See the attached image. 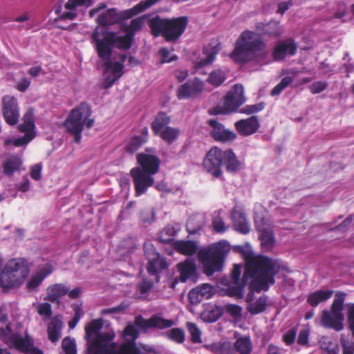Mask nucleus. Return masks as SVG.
<instances>
[{"instance_id":"59","label":"nucleus","mask_w":354,"mask_h":354,"mask_svg":"<svg viewBox=\"0 0 354 354\" xmlns=\"http://www.w3.org/2000/svg\"><path fill=\"white\" fill-rule=\"evenodd\" d=\"M336 343L333 342L330 338L327 337H323L319 341V344L321 348L323 350L324 353H326L330 347H331L332 344H335Z\"/></svg>"},{"instance_id":"58","label":"nucleus","mask_w":354,"mask_h":354,"mask_svg":"<svg viewBox=\"0 0 354 354\" xmlns=\"http://www.w3.org/2000/svg\"><path fill=\"white\" fill-rule=\"evenodd\" d=\"M159 54L161 56L162 63L171 62L177 58L176 55L170 57V52L166 48H161L159 50Z\"/></svg>"},{"instance_id":"16","label":"nucleus","mask_w":354,"mask_h":354,"mask_svg":"<svg viewBox=\"0 0 354 354\" xmlns=\"http://www.w3.org/2000/svg\"><path fill=\"white\" fill-rule=\"evenodd\" d=\"M177 269L180 272L178 277H176L171 283L170 287L175 288L176 284L180 280L181 282L185 283L188 279H194L196 274V266L195 261L192 259H187L185 261L180 262L177 264Z\"/></svg>"},{"instance_id":"30","label":"nucleus","mask_w":354,"mask_h":354,"mask_svg":"<svg viewBox=\"0 0 354 354\" xmlns=\"http://www.w3.org/2000/svg\"><path fill=\"white\" fill-rule=\"evenodd\" d=\"M174 247L178 252L188 256L194 254L198 250L196 242L193 241H177Z\"/></svg>"},{"instance_id":"39","label":"nucleus","mask_w":354,"mask_h":354,"mask_svg":"<svg viewBox=\"0 0 354 354\" xmlns=\"http://www.w3.org/2000/svg\"><path fill=\"white\" fill-rule=\"evenodd\" d=\"M221 210L215 211L212 219L213 230L217 233H223L226 231V227L223 218L221 216Z\"/></svg>"},{"instance_id":"18","label":"nucleus","mask_w":354,"mask_h":354,"mask_svg":"<svg viewBox=\"0 0 354 354\" xmlns=\"http://www.w3.org/2000/svg\"><path fill=\"white\" fill-rule=\"evenodd\" d=\"M297 45L292 38L279 41L274 48L272 57L275 61H282L286 56L296 54Z\"/></svg>"},{"instance_id":"17","label":"nucleus","mask_w":354,"mask_h":354,"mask_svg":"<svg viewBox=\"0 0 354 354\" xmlns=\"http://www.w3.org/2000/svg\"><path fill=\"white\" fill-rule=\"evenodd\" d=\"M135 324L143 330H147L149 328L165 329L174 326V322L171 319H164L159 315H153L149 319H145L140 315L136 318Z\"/></svg>"},{"instance_id":"1","label":"nucleus","mask_w":354,"mask_h":354,"mask_svg":"<svg viewBox=\"0 0 354 354\" xmlns=\"http://www.w3.org/2000/svg\"><path fill=\"white\" fill-rule=\"evenodd\" d=\"M91 39V43L95 49L98 57L103 62V87L109 88L123 75L124 63L127 57V55L122 54L120 55V60L115 61L113 57V49H129L132 45L131 38L129 36H119L115 32L96 26Z\"/></svg>"},{"instance_id":"5","label":"nucleus","mask_w":354,"mask_h":354,"mask_svg":"<svg viewBox=\"0 0 354 354\" xmlns=\"http://www.w3.org/2000/svg\"><path fill=\"white\" fill-rule=\"evenodd\" d=\"M137 160L140 167H134L130 171L136 190V196L144 194L154 183L153 175L159 169V158L150 153H138Z\"/></svg>"},{"instance_id":"7","label":"nucleus","mask_w":354,"mask_h":354,"mask_svg":"<svg viewBox=\"0 0 354 354\" xmlns=\"http://www.w3.org/2000/svg\"><path fill=\"white\" fill-rule=\"evenodd\" d=\"M230 249V243L223 240L198 252V259L203 263L207 276H212L222 270L225 257Z\"/></svg>"},{"instance_id":"45","label":"nucleus","mask_w":354,"mask_h":354,"mask_svg":"<svg viewBox=\"0 0 354 354\" xmlns=\"http://www.w3.org/2000/svg\"><path fill=\"white\" fill-rule=\"evenodd\" d=\"M187 328L191 335V340L194 343H198L201 342V333L197 325L192 322H187Z\"/></svg>"},{"instance_id":"57","label":"nucleus","mask_w":354,"mask_h":354,"mask_svg":"<svg viewBox=\"0 0 354 354\" xmlns=\"http://www.w3.org/2000/svg\"><path fill=\"white\" fill-rule=\"evenodd\" d=\"M24 123L28 124L30 127H35L33 116V111L32 109H28L22 118Z\"/></svg>"},{"instance_id":"49","label":"nucleus","mask_w":354,"mask_h":354,"mask_svg":"<svg viewBox=\"0 0 354 354\" xmlns=\"http://www.w3.org/2000/svg\"><path fill=\"white\" fill-rule=\"evenodd\" d=\"M37 311L45 319H49L52 315L51 305L48 303L39 304L37 306Z\"/></svg>"},{"instance_id":"22","label":"nucleus","mask_w":354,"mask_h":354,"mask_svg":"<svg viewBox=\"0 0 354 354\" xmlns=\"http://www.w3.org/2000/svg\"><path fill=\"white\" fill-rule=\"evenodd\" d=\"M259 126L258 118L255 115H252L245 120H240L235 123V127L237 131L241 135L245 136L257 132Z\"/></svg>"},{"instance_id":"37","label":"nucleus","mask_w":354,"mask_h":354,"mask_svg":"<svg viewBox=\"0 0 354 354\" xmlns=\"http://www.w3.org/2000/svg\"><path fill=\"white\" fill-rule=\"evenodd\" d=\"M267 301V297L261 296L249 304L248 310L252 315L261 313L266 309Z\"/></svg>"},{"instance_id":"40","label":"nucleus","mask_w":354,"mask_h":354,"mask_svg":"<svg viewBox=\"0 0 354 354\" xmlns=\"http://www.w3.org/2000/svg\"><path fill=\"white\" fill-rule=\"evenodd\" d=\"M179 130L176 128L167 127L160 131L161 138L168 143H172L178 136Z\"/></svg>"},{"instance_id":"9","label":"nucleus","mask_w":354,"mask_h":354,"mask_svg":"<svg viewBox=\"0 0 354 354\" xmlns=\"http://www.w3.org/2000/svg\"><path fill=\"white\" fill-rule=\"evenodd\" d=\"M28 273V268L23 261L12 259L0 273V286L3 288L18 286Z\"/></svg>"},{"instance_id":"42","label":"nucleus","mask_w":354,"mask_h":354,"mask_svg":"<svg viewBox=\"0 0 354 354\" xmlns=\"http://www.w3.org/2000/svg\"><path fill=\"white\" fill-rule=\"evenodd\" d=\"M167 337L171 340L182 344L185 341V332L182 328H174L165 333Z\"/></svg>"},{"instance_id":"27","label":"nucleus","mask_w":354,"mask_h":354,"mask_svg":"<svg viewBox=\"0 0 354 354\" xmlns=\"http://www.w3.org/2000/svg\"><path fill=\"white\" fill-rule=\"evenodd\" d=\"M232 219L234 229L241 233L246 234L250 232V226L245 215L241 212H234Z\"/></svg>"},{"instance_id":"20","label":"nucleus","mask_w":354,"mask_h":354,"mask_svg":"<svg viewBox=\"0 0 354 354\" xmlns=\"http://www.w3.org/2000/svg\"><path fill=\"white\" fill-rule=\"evenodd\" d=\"M207 124L212 128L211 134L212 137L218 141H232L236 138L235 133L225 129V127L216 119H209Z\"/></svg>"},{"instance_id":"11","label":"nucleus","mask_w":354,"mask_h":354,"mask_svg":"<svg viewBox=\"0 0 354 354\" xmlns=\"http://www.w3.org/2000/svg\"><path fill=\"white\" fill-rule=\"evenodd\" d=\"M245 101L244 88L241 84H235L227 93L222 105L209 110L210 115L232 113Z\"/></svg>"},{"instance_id":"12","label":"nucleus","mask_w":354,"mask_h":354,"mask_svg":"<svg viewBox=\"0 0 354 354\" xmlns=\"http://www.w3.org/2000/svg\"><path fill=\"white\" fill-rule=\"evenodd\" d=\"M145 255L148 261L147 272L156 277V281H159V273L167 268L165 259L156 250L154 246L150 243L144 244Z\"/></svg>"},{"instance_id":"35","label":"nucleus","mask_w":354,"mask_h":354,"mask_svg":"<svg viewBox=\"0 0 354 354\" xmlns=\"http://www.w3.org/2000/svg\"><path fill=\"white\" fill-rule=\"evenodd\" d=\"M234 346L239 354H250L252 351V343L249 337L237 339Z\"/></svg>"},{"instance_id":"32","label":"nucleus","mask_w":354,"mask_h":354,"mask_svg":"<svg viewBox=\"0 0 354 354\" xmlns=\"http://www.w3.org/2000/svg\"><path fill=\"white\" fill-rule=\"evenodd\" d=\"M333 292H334L333 290H317L308 296L307 301L312 306L315 307L319 303L325 301L330 299L332 297Z\"/></svg>"},{"instance_id":"15","label":"nucleus","mask_w":354,"mask_h":354,"mask_svg":"<svg viewBox=\"0 0 354 354\" xmlns=\"http://www.w3.org/2000/svg\"><path fill=\"white\" fill-rule=\"evenodd\" d=\"M134 16L132 10H127L118 12L115 8L108 9L105 12L101 13L96 19L97 24L102 26L113 25L120 20L131 18Z\"/></svg>"},{"instance_id":"64","label":"nucleus","mask_w":354,"mask_h":354,"mask_svg":"<svg viewBox=\"0 0 354 354\" xmlns=\"http://www.w3.org/2000/svg\"><path fill=\"white\" fill-rule=\"evenodd\" d=\"M348 322L350 330L354 332V304L348 310Z\"/></svg>"},{"instance_id":"43","label":"nucleus","mask_w":354,"mask_h":354,"mask_svg":"<svg viewBox=\"0 0 354 354\" xmlns=\"http://www.w3.org/2000/svg\"><path fill=\"white\" fill-rule=\"evenodd\" d=\"M160 1V0H142L133 8L130 9V10H132L133 13H134V15H136L153 6Z\"/></svg>"},{"instance_id":"24","label":"nucleus","mask_w":354,"mask_h":354,"mask_svg":"<svg viewBox=\"0 0 354 354\" xmlns=\"http://www.w3.org/2000/svg\"><path fill=\"white\" fill-rule=\"evenodd\" d=\"M17 340L18 341L15 344L14 347L21 351L23 353L28 354H44L41 350L34 346V341L28 334H26L25 339L21 336V337H17Z\"/></svg>"},{"instance_id":"13","label":"nucleus","mask_w":354,"mask_h":354,"mask_svg":"<svg viewBox=\"0 0 354 354\" xmlns=\"http://www.w3.org/2000/svg\"><path fill=\"white\" fill-rule=\"evenodd\" d=\"M223 156V151L215 147L209 151L203 160L205 169L214 177H218L221 174Z\"/></svg>"},{"instance_id":"46","label":"nucleus","mask_w":354,"mask_h":354,"mask_svg":"<svg viewBox=\"0 0 354 354\" xmlns=\"http://www.w3.org/2000/svg\"><path fill=\"white\" fill-rule=\"evenodd\" d=\"M264 31L267 35L276 37L280 36L282 33L279 23L274 21L268 23Z\"/></svg>"},{"instance_id":"8","label":"nucleus","mask_w":354,"mask_h":354,"mask_svg":"<svg viewBox=\"0 0 354 354\" xmlns=\"http://www.w3.org/2000/svg\"><path fill=\"white\" fill-rule=\"evenodd\" d=\"M91 115V109L89 105L82 102L71 111L65 120L64 126L68 132L73 136L75 142H80L84 126L90 129L93 125L94 120L90 118Z\"/></svg>"},{"instance_id":"3","label":"nucleus","mask_w":354,"mask_h":354,"mask_svg":"<svg viewBox=\"0 0 354 354\" xmlns=\"http://www.w3.org/2000/svg\"><path fill=\"white\" fill-rule=\"evenodd\" d=\"M102 328L101 319H93L85 327L86 339L89 343L87 354H136L137 348L133 343L116 346L107 344L113 339L114 334L100 333Z\"/></svg>"},{"instance_id":"63","label":"nucleus","mask_w":354,"mask_h":354,"mask_svg":"<svg viewBox=\"0 0 354 354\" xmlns=\"http://www.w3.org/2000/svg\"><path fill=\"white\" fill-rule=\"evenodd\" d=\"M308 336H309V332L307 330H302L300 331L298 339H297V343L301 345H306L308 344Z\"/></svg>"},{"instance_id":"34","label":"nucleus","mask_w":354,"mask_h":354,"mask_svg":"<svg viewBox=\"0 0 354 354\" xmlns=\"http://www.w3.org/2000/svg\"><path fill=\"white\" fill-rule=\"evenodd\" d=\"M221 50L219 44L208 46L203 48V53L205 54V58H202L198 63L199 66H204L211 64L215 59L216 54Z\"/></svg>"},{"instance_id":"50","label":"nucleus","mask_w":354,"mask_h":354,"mask_svg":"<svg viewBox=\"0 0 354 354\" xmlns=\"http://www.w3.org/2000/svg\"><path fill=\"white\" fill-rule=\"evenodd\" d=\"M203 299H209L214 293V287L208 283H204L197 287Z\"/></svg>"},{"instance_id":"62","label":"nucleus","mask_w":354,"mask_h":354,"mask_svg":"<svg viewBox=\"0 0 354 354\" xmlns=\"http://www.w3.org/2000/svg\"><path fill=\"white\" fill-rule=\"evenodd\" d=\"M30 84V80L27 77H22L17 84V89L21 92H24L27 90Z\"/></svg>"},{"instance_id":"51","label":"nucleus","mask_w":354,"mask_h":354,"mask_svg":"<svg viewBox=\"0 0 354 354\" xmlns=\"http://www.w3.org/2000/svg\"><path fill=\"white\" fill-rule=\"evenodd\" d=\"M328 85V84L325 81H317L311 84L309 88L312 93L317 94L324 91Z\"/></svg>"},{"instance_id":"19","label":"nucleus","mask_w":354,"mask_h":354,"mask_svg":"<svg viewBox=\"0 0 354 354\" xmlns=\"http://www.w3.org/2000/svg\"><path fill=\"white\" fill-rule=\"evenodd\" d=\"M203 82L198 78L189 80L178 88V97L187 99L196 97L203 92Z\"/></svg>"},{"instance_id":"25","label":"nucleus","mask_w":354,"mask_h":354,"mask_svg":"<svg viewBox=\"0 0 354 354\" xmlns=\"http://www.w3.org/2000/svg\"><path fill=\"white\" fill-rule=\"evenodd\" d=\"M205 223L206 218L203 214H193L187 221V231L190 234H197L203 228Z\"/></svg>"},{"instance_id":"41","label":"nucleus","mask_w":354,"mask_h":354,"mask_svg":"<svg viewBox=\"0 0 354 354\" xmlns=\"http://www.w3.org/2000/svg\"><path fill=\"white\" fill-rule=\"evenodd\" d=\"M146 136H137L132 138L127 145L126 150L131 153H134L146 142Z\"/></svg>"},{"instance_id":"4","label":"nucleus","mask_w":354,"mask_h":354,"mask_svg":"<svg viewBox=\"0 0 354 354\" xmlns=\"http://www.w3.org/2000/svg\"><path fill=\"white\" fill-rule=\"evenodd\" d=\"M268 56L266 44L259 35L249 31H243L235 42V48L231 53V58L237 63H261Z\"/></svg>"},{"instance_id":"6","label":"nucleus","mask_w":354,"mask_h":354,"mask_svg":"<svg viewBox=\"0 0 354 354\" xmlns=\"http://www.w3.org/2000/svg\"><path fill=\"white\" fill-rule=\"evenodd\" d=\"M189 19L186 16L176 18H161L157 15L149 21V26L155 37L162 35L167 41H176L184 33Z\"/></svg>"},{"instance_id":"10","label":"nucleus","mask_w":354,"mask_h":354,"mask_svg":"<svg viewBox=\"0 0 354 354\" xmlns=\"http://www.w3.org/2000/svg\"><path fill=\"white\" fill-rule=\"evenodd\" d=\"M346 294L337 292L331 306V311L324 310L322 311L321 324L327 328H333L340 331L344 328V315L342 313L343 305Z\"/></svg>"},{"instance_id":"26","label":"nucleus","mask_w":354,"mask_h":354,"mask_svg":"<svg viewBox=\"0 0 354 354\" xmlns=\"http://www.w3.org/2000/svg\"><path fill=\"white\" fill-rule=\"evenodd\" d=\"M46 300L51 302H59V299L68 292V288L62 283H56L48 287Z\"/></svg>"},{"instance_id":"47","label":"nucleus","mask_w":354,"mask_h":354,"mask_svg":"<svg viewBox=\"0 0 354 354\" xmlns=\"http://www.w3.org/2000/svg\"><path fill=\"white\" fill-rule=\"evenodd\" d=\"M62 347L65 354H77L75 340L69 337L63 339Z\"/></svg>"},{"instance_id":"23","label":"nucleus","mask_w":354,"mask_h":354,"mask_svg":"<svg viewBox=\"0 0 354 354\" xmlns=\"http://www.w3.org/2000/svg\"><path fill=\"white\" fill-rule=\"evenodd\" d=\"M53 270V268L50 263L44 264L42 267L39 268L28 281L26 283L27 288L30 291H36L42 281L50 274Z\"/></svg>"},{"instance_id":"54","label":"nucleus","mask_w":354,"mask_h":354,"mask_svg":"<svg viewBox=\"0 0 354 354\" xmlns=\"http://www.w3.org/2000/svg\"><path fill=\"white\" fill-rule=\"evenodd\" d=\"M124 333L126 336L131 337V340L130 342L133 341L134 342H136V339L139 336V331L137 329L136 326L131 324H129L127 326L124 330Z\"/></svg>"},{"instance_id":"36","label":"nucleus","mask_w":354,"mask_h":354,"mask_svg":"<svg viewBox=\"0 0 354 354\" xmlns=\"http://www.w3.org/2000/svg\"><path fill=\"white\" fill-rule=\"evenodd\" d=\"M144 21L145 19L143 17H137L132 19L130 24L126 27L125 31L127 32V34L124 36H129L131 38V44H132L135 33L142 29L144 25Z\"/></svg>"},{"instance_id":"31","label":"nucleus","mask_w":354,"mask_h":354,"mask_svg":"<svg viewBox=\"0 0 354 354\" xmlns=\"http://www.w3.org/2000/svg\"><path fill=\"white\" fill-rule=\"evenodd\" d=\"M22 164L21 158L17 155H10L3 162V173L8 176H12L18 170Z\"/></svg>"},{"instance_id":"29","label":"nucleus","mask_w":354,"mask_h":354,"mask_svg":"<svg viewBox=\"0 0 354 354\" xmlns=\"http://www.w3.org/2000/svg\"><path fill=\"white\" fill-rule=\"evenodd\" d=\"M63 322L57 317H54L49 322L48 326V339L52 342H57L61 337Z\"/></svg>"},{"instance_id":"56","label":"nucleus","mask_w":354,"mask_h":354,"mask_svg":"<svg viewBox=\"0 0 354 354\" xmlns=\"http://www.w3.org/2000/svg\"><path fill=\"white\" fill-rule=\"evenodd\" d=\"M296 335V328H292L288 330L283 335V340L286 342V344L288 345L292 344L295 340Z\"/></svg>"},{"instance_id":"38","label":"nucleus","mask_w":354,"mask_h":354,"mask_svg":"<svg viewBox=\"0 0 354 354\" xmlns=\"http://www.w3.org/2000/svg\"><path fill=\"white\" fill-rule=\"evenodd\" d=\"M169 122L170 118L166 113L160 112L152 123V129L156 134H158L160 131L164 129L165 127L167 125Z\"/></svg>"},{"instance_id":"33","label":"nucleus","mask_w":354,"mask_h":354,"mask_svg":"<svg viewBox=\"0 0 354 354\" xmlns=\"http://www.w3.org/2000/svg\"><path fill=\"white\" fill-rule=\"evenodd\" d=\"M17 337H21L18 333H13L11 326L0 324V339L10 346H14L18 340Z\"/></svg>"},{"instance_id":"2","label":"nucleus","mask_w":354,"mask_h":354,"mask_svg":"<svg viewBox=\"0 0 354 354\" xmlns=\"http://www.w3.org/2000/svg\"><path fill=\"white\" fill-rule=\"evenodd\" d=\"M280 270V263L264 256L253 257L247 261L242 281L240 282L241 266L234 265L231 276L233 292L240 294L248 283L257 292L267 290L274 283V276Z\"/></svg>"},{"instance_id":"55","label":"nucleus","mask_w":354,"mask_h":354,"mask_svg":"<svg viewBox=\"0 0 354 354\" xmlns=\"http://www.w3.org/2000/svg\"><path fill=\"white\" fill-rule=\"evenodd\" d=\"M226 311L234 317H239L241 315L242 308L235 304H227L225 306Z\"/></svg>"},{"instance_id":"60","label":"nucleus","mask_w":354,"mask_h":354,"mask_svg":"<svg viewBox=\"0 0 354 354\" xmlns=\"http://www.w3.org/2000/svg\"><path fill=\"white\" fill-rule=\"evenodd\" d=\"M87 0H68L65 4V8L67 10L75 8L78 6H83L86 3Z\"/></svg>"},{"instance_id":"21","label":"nucleus","mask_w":354,"mask_h":354,"mask_svg":"<svg viewBox=\"0 0 354 354\" xmlns=\"http://www.w3.org/2000/svg\"><path fill=\"white\" fill-rule=\"evenodd\" d=\"M258 231L259 232V239L262 249L264 252H268L273 248L275 239L272 227L265 223L264 219H261L259 223L257 222Z\"/></svg>"},{"instance_id":"53","label":"nucleus","mask_w":354,"mask_h":354,"mask_svg":"<svg viewBox=\"0 0 354 354\" xmlns=\"http://www.w3.org/2000/svg\"><path fill=\"white\" fill-rule=\"evenodd\" d=\"M354 336L353 330H351ZM341 345L343 347L342 354H354V343L344 338L341 339Z\"/></svg>"},{"instance_id":"44","label":"nucleus","mask_w":354,"mask_h":354,"mask_svg":"<svg viewBox=\"0 0 354 354\" xmlns=\"http://www.w3.org/2000/svg\"><path fill=\"white\" fill-rule=\"evenodd\" d=\"M224 72L220 69L212 71L208 77L210 84L214 86H220L225 80Z\"/></svg>"},{"instance_id":"28","label":"nucleus","mask_w":354,"mask_h":354,"mask_svg":"<svg viewBox=\"0 0 354 354\" xmlns=\"http://www.w3.org/2000/svg\"><path fill=\"white\" fill-rule=\"evenodd\" d=\"M223 162L229 172H236L241 168V163L231 150L223 151Z\"/></svg>"},{"instance_id":"52","label":"nucleus","mask_w":354,"mask_h":354,"mask_svg":"<svg viewBox=\"0 0 354 354\" xmlns=\"http://www.w3.org/2000/svg\"><path fill=\"white\" fill-rule=\"evenodd\" d=\"M188 297L190 303L194 305L199 304L204 299L199 290H197V287L189 291Z\"/></svg>"},{"instance_id":"14","label":"nucleus","mask_w":354,"mask_h":354,"mask_svg":"<svg viewBox=\"0 0 354 354\" xmlns=\"http://www.w3.org/2000/svg\"><path fill=\"white\" fill-rule=\"evenodd\" d=\"M2 113L5 121L11 126L17 124L19 119V109L14 96L6 95L2 99Z\"/></svg>"},{"instance_id":"61","label":"nucleus","mask_w":354,"mask_h":354,"mask_svg":"<svg viewBox=\"0 0 354 354\" xmlns=\"http://www.w3.org/2000/svg\"><path fill=\"white\" fill-rule=\"evenodd\" d=\"M18 129L20 132H23L25 133V135H27L28 133H30L33 136V138L35 136V133L34 132L35 127H30L28 125V124L26 123H21L18 125Z\"/></svg>"},{"instance_id":"48","label":"nucleus","mask_w":354,"mask_h":354,"mask_svg":"<svg viewBox=\"0 0 354 354\" xmlns=\"http://www.w3.org/2000/svg\"><path fill=\"white\" fill-rule=\"evenodd\" d=\"M33 139V136L30 135V133H28L27 135H24L22 137L18 138L17 139H15L14 140H6L5 141V145L8 146L10 143H13V145L16 147H20L23 146L24 145L28 144L29 142H30Z\"/></svg>"}]
</instances>
